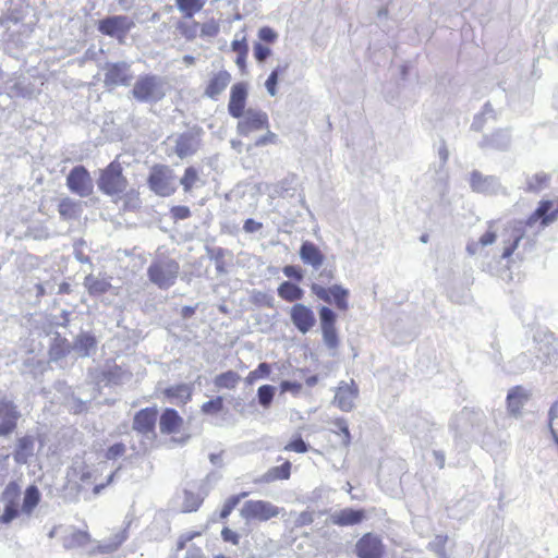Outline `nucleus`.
<instances>
[{
	"mask_svg": "<svg viewBox=\"0 0 558 558\" xmlns=\"http://www.w3.org/2000/svg\"><path fill=\"white\" fill-rule=\"evenodd\" d=\"M276 390V387L271 385H263L258 388L257 399L260 407L268 409L271 405Z\"/></svg>",
	"mask_w": 558,
	"mask_h": 558,
	"instance_id": "obj_35",
	"label": "nucleus"
},
{
	"mask_svg": "<svg viewBox=\"0 0 558 558\" xmlns=\"http://www.w3.org/2000/svg\"><path fill=\"white\" fill-rule=\"evenodd\" d=\"M97 185L100 192L109 196L120 195L125 192L128 180L122 174L121 165L112 161L101 170Z\"/></svg>",
	"mask_w": 558,
	"mask_h": 558,
	"instance_id": "obj_2",
	"label": "nucleus"
},
{
	"mask_svg": "<svg viewBox=\"0 0 558 558\" xmlns=\"http://www.w3.org/2000/svg\"><path fill=\"white\" fill-rule=\"evenodd\" d=\"M125 452V446L122 442H117L108 448L106 452V458L108 460H114L119 457H122Z\"/></svg>",
	"mask_w": 558,
	"mask_h": 558,
	"instance_id": "obj_43",
	"label": "nucleus"
},
{
	"mask_svg": "<svg viewBox=\"0 0 558 558\" xmlns=\"http://www.w3.org/2000/svg\"><path fill=\"white\" fill-rule=\"evenodd\" d=\"M149 189L159 196H169L174 193L175 177L167 166H155L148 177Z\"/></svg>",
	"mask_w": 558,
	"mask_h": 558,
	"instance_id": "obj_4",
	"label": "nucleus"
},
{
	"mask_svg": "<svg viewBox=\"0 0 558 558\" xmlns=\"http://www.w3.org/2000/svg\"><path fill=\"white\" fill-rule=\"evenodd\" d=\"M279 77L276 76V73H270L268 78L265 82V87L270 96L277 95V84Z\"/></svg>",
	"mask_w": 558,
	"mask_h": 558,
	"instance_id": "obj_49",
	"label": "nucleus"
},
{
	"mask_svg": "<svg viewBox=\"0 0 558 558\" xmlns=\"http://www.w3.org/2000/svg\"><path fill=\"white\" fill-rule=\"evenodd\" d=\"M182 424V418L173 409H166L161 414L159 427L161 433L171 434L179 430Z\"/></svg>",
	"mask_w": 558,
	"mask_h": 558,
	"instance_id": "obj_23",
	"label": "nucleus"
},
{
	"mask_svg": "<svg viewBox=\"0 0 558 558\" xmlns=\"http://www.w3.org/2000/svg\"><path fill=\"white\" fill-rule=\"evenodd\" d=\"M266 130H267L266 134L260 136V137H258L255 141V146L256 147H262V146H265L267 144H272V143L276 142L277 135L274 132L269 131V128L266 129Z\"/></svg>",
	"mask_w": 558,
	"mask_h": 558,
	"instance_id": "obj_48",
	"label": "nucleus"
},
{
	"mask_svg": "<svg viewBox=\"0 0 558 558\" xmlns=\"http://www.w3.org/2000/svg\"><path fill=\"white\" fill-rule=\"evenodd\" d=\"M131 525V521L125 522V526L116 533L108 541H105L99 545V550L104 554H109L116 551L129 537V527Z\"/></svg>",
	"mask_w": 558,
	"mask_h": 558,
	"instance_id": "obj_26",
	"label": "nucleus"
},
{
	"mask_svg": "<svg viewBox=\"0 0 558 558\" xmlns=\"http://www.w3.org/2000/svg\"><path fill=\"white\" fill-rule=\"evenodd\" d=\"M171 215L175 220H183L191 216V210L187 206H173L171 208Z\"/></svg>",
	"mask_w": 558,
	"mask_h": 558,
	"instance_id": "obj_46",
	"label": "nucleus"
},
{
	"mask_svg": "<svg viewBox=\"0 0 558 558\" xmlns=\"http://www.w3.org/2000/svg\"><path fill=\"white\" fill-rule=\"evenodd\" d=\"M131 94L140 102L156 104L166 96V81L158 75H142L134 83Z\"/></svg>",
	"mask_w": 558,
	"mask_h": 558,
	"instance_id": "obj_1",
	"label": "nucleus"
},
{
	"mask_svg": "<svg viewBox=\"0 0 558 558\" xmlns=\"http://www.w3.org/2000/svg\"><path fill=\"white\" fill-rule=\"evenodd\" d=\"M241 376L234 371H228L217 375L214 379V384L218 389H234Z\"/></svg>",
	"mask_w": 558,
	"mask_h": 558,
	"instance_id": "obj_30",
	"label": "nucleus"
},
{
	"mask_svg": "<svg viewBox=\"0 0 558 558\" xmlns=\"http://www.w3.org/2000/svg\"><path fill=\"white\" fill-rule=\"evenodd\" d=\"M84 287L90 295L98 296L109 291L111 283L105 277L88 275L84 279Z\"/></svg>",
	"mask_w": 558,
	"mask_h": 558,
	"instance_id": "obj_24",
	"label": "nucleus"
},
{
	"mask_svg": "<svg viewBox=\"0 0 558 558\" xmlns=\"http://www.w3.org/2000/svg\"><path fill=\"white\" fill-rule=\"evenodd\" d=\"M134 26V21L126 15H110L98 22L97 29L102 35L114 37L122 43Z\"/></svg>",
	"mask_w": 558,
	"mask_h": 558,
	"instance_id": "obj_5",
	"label": "nucleus"
},
{
	"mask_svg": "<svg viewBox=\"0 0 558 558\" xmlns=\"http://www.w3.org/2000/svg\"><path fill=\"white\" fill-rule=\"evenodd\" d=\"M313 521H314L313 513H311L308 511H303L298 515V518L295 520V525L304 526V525L311 524Z\"/></svg>",
	"mask_w": 558,
	"mask_h": 558,
	"instance_id": "obj_52",
	"label": "nucleus"
},
{
	"mask_svg": "<svg viewBox=\"0 0 558 558\" xmlns=\"http://www.w3.org/2000/svg\"><path fill=\"white\" fill-rule=\"evenodd\" d=\"M339 430L344 435V441L348 442L350 439V433L347 423L343 420H339L336 422Z\"/></svg>",
	"mask_w": 558,
	"mask_h": 558,
	"instance_id": "obj_58",
	"label": "nucleus"
},
{
	"mask_svg": "<svg viewBox=\"0 0 558 558\" xmlns=\"http://www.w3.org/2000/svg\"><path fill=\"white\" fill-rule=\"evenodd\" d=\"M35 289H36V296H44L46 294V287L44 283H36L35 284Z\"/></svg>",
	"mask_w": 558,
	"mask_h": 558,
	"instance_id": "obj_63",
	"label": "nucleus"
},
{
	"mask_svg": "<svg viewBox=\"0 0 558 558\" xmlns=\"http://www.w3.org/2000/svg\"><path fill=\"white\" fill-rule=\"evenodd\" d=\"M104 84L106 87L114 88L123 85L128 86L133 80L130 64L126 62L107 63L104 68Z\"/></svg>",
	"mask_w": 558,
	"mask_h": 558,
	"instance_id": "obj_11",
	"label": "nucleus"
},
{
	"mask_svg": "<svg viewBox=\"0 0 558 558\" xmlns=\"http://www.w3.org/2000/svg\"><path fill=\"white\" fill-rule=\"evenodd\" d=\"M290 318L301 333L308 332L316 324L312 308L302 303H296L290 308Z\"/></svg>",
	"mask_w": 558,
	"mask_h": 558,
	"instance_id": "obj_13",
	"label": "nucleus"
},
{
	"mask_svg": "<svg viewBox=\"0 0 558 558\" xmlns=\"http://www.w3.org/2000/svg\"><path fill=\"white\" fill-rule=\"evenodd\" d=\"M17 513L16 505L13 501H9L2 515L0 517V521L4 524H8L17 517Z\"/></svg>",
	"mask_w": 558,
	"mask_h": 558,
	"instance_id": "obj_41",
	"label": "nucleus"
},
{
	"mask_svg": "<svg viewBox=\"0 0 558 558\" xmlns=\"http://www.w3.org/2000/svg\"><path fill=\"white\" fill-rule=\"evenodd\" d=\"M364 519V511L344 508L331 514V522L339 526H348L360 523Z\"/></svg>",
	"mask_w": 558,
	"mask_h": 558,
	"instance_id": "obj_21",
	"label": "nucleus"
},
{
	"mask_svg": "<svg viewBox=\"0 0 558 558\" xmlns=\"http://www.w3.org/2000/svg\"><path fill=\"white\" fill-rule=\"evenodd\" d=\"M96 348V339L89 333H81L74 341L73 349L81 356H89Z\"/></svg>",
	"mask_w": 558,
	"mask_h": 558,
	"instance_id": "obj_28",
	"label": "nucleus"
},
{
	"mask_svg": "<svg viewBox=\"0 0 558 558\" xmlns=\"http://www.w3.org/2000/svg\"><path fill=\"white\" fill-rule=\"evenodd\" d=\"M258 38L271 44L278 38V34L271 27L264 26L258 31Z\"/></svg>",
	"mask_w": 558,
	"mask_h": 558,
	"instance_id": "obj_45",
	"label": "nucleus"
},
{
	"mask_svg": "<svg viewBox=\"0 0 558 558\" xmlns=\"http://www.w3.org/2000/svg\"><path fill=\"white\" fill-rule=\"evenodd\" d=\"M278 295L288 301V302H294L299 301L303 298L304 291L296 284L284 281L278 287Z\"/></svg>",
	"mask_w": 558,
	"mask_h": 558,
	"instance_id": "obj_29",
	"label": "nucleus"
},
{
	"mask_svg": "<svg viewBox=\"0 0 558 558\" xmlns=\"http://www.w3.org/2000/svg\"><path fill=\"white\" fill-rule=\"evenodd\" d=\"M311 291L322 301L331 303L333 301L336 307L340 311L349 308L348 296L349 291L339 284L325 288L318 283L311 286Z\"/></svg>",
	"mask_w": 558,
	"mask_h": 558,
	"instance_id": "obj_10",
	"label": "nucleus"
},
{
	"mask_svg": "<svg viewBox=\"0 0 558 558\" xmlns=\"http://www.w3.org/2000/svg\"><path fill=\"white\" fill-rule=\"evenodd\" d=\"M291 463L289 461L284 462L279 466L271 468L268 470L264 478L266 482H272L276 480H288L290 477Z\"/></svg>",
	"mask_w": 558,
	"mask_h": 558,
	"instance_id": "obj_34",
	"label": "nucleus"
},
{
	"mask_svg": "<svg viewBox=\"0 0 558 558\" xmlns=\"http://www.w3.org/2000/svg\"><path fill=\"white\" fill-rule=\"evenodd\" d=\"M195 313V307L193 306H184L182 307L181 314L184 318H190Z\"/></svg>",
	"mask_w": 558,
	"mask_h": 558,
	"instance_id": "obj_60",
	"label": "nucleus"
},
{
	"mask_svg": "<svg viewBox=\"0 0 558 558\" xmlns=\"http://www.w3.org/2000/svg\"><path fill=\"white\" fill-rule=\"evenodd\" d=\"M282 391H299L301 389V385L298 383H292L284 380L281 383Z\"/></svg>",
	"mask_w": 558,
	"mask_h": 558,
	"instance_id": "obj_57",
	"label": "nucleus"
},
{
	"mask_svg": "<svg viewBox=\"0 0 558 558\" xmlns=\"http://www.w3.org/2000/svg\"><path fill=\"white\" fill-rule=\"evenodd\" d=\"M231 82V74L221 70L213 75L205 89V96L217 99V97L227 88Z\"/></svg>",
	"mask_w": 558,
	"mask_h": 558,
	"instance_id": "obj_19",
	"label": "nucleus"
},
{
	"mask_svg": "<svg viewBox=\"0 0 558 558\" xmlns=\"http://www.w3.org/2000/svg\"><path fill=\"white\" fill-rule=\"evenodd\" d=\"M331 278H332V272L330 269H323L317 277V279L324 283L329 282Z\"/></svg>",
	"mask_w": 558,
	"mask_h": 558,
	"instance_id": "obj_59",
	"label": "nucleus"
},
{
	"mask_svg": "<svg viewBox=\"0 0 558 558\" xmlns=\"http://www.w3.org/2000/svg\"><path fill=\"white\" fill-rule=\"evenodd\" d=\"M281 509L266 500H247L240 510V515L246 521H267L279 515Z\"/></svg>",
	"mask_w": 558,
	"mask_h": 558,
	"instance_id": "obj_6",
	"label": "nucleus"
},
{
	"mask_svg": "<svg viewBox=\"0 0 558 558\" xmlns=\"http://www.w3.org/2000/svg\"><path fill=\"white\" fill-rule=\"evenodd\" d=\"M168 397L178 398L180 401L185 402L192 396V388L190 385L181 384L174 387H169L166 390Z\"/></svg>",
	"mask_w": 558,
	"mask_h": 558,
	"instance_id": "obj_36",
	"label": "nucleus"
},
{
	"mask_svg": "<svg viewBox=\"0 0 558 558\" xmlns=\"http://www.w3.org/2000/svg\"><path fill=\"white\" fill-rule=\"evenodd\" d=\"M247 98V87L244 83H236L231 87L230 99L228 104L229 114L233 118H241L245 112V104Z\"/></svg>",
	"mask_w": 558,
	"mask_h": 558,
	"instance_id": "obj_14",
	"label": "nucleus"
},
{
	"mask_svg": "<svg viewBox=\"0 0 558 558\" xmlns=\"http://www.w3.org/2000/svg\"><path fill=\"white\" fill-rule=\"evenodd\" d=\"M263 228L260 222L255 221L254 219H246L243 226V229L247 233H254L259 231Z\"/></svg>",
	"mask_w": 558,
	"mask_h": 558,
	"instance_id": "obj_54",
	"label": "nucleus"
},
{
	"mask_svg": "<svg viewBox=\"0 0 558 558\" xmlns=\"http://www.w3.org/2000/svg\"><path fill=\"white\" fill-rule=\"evenodd\" d=\"M202 502L203 498H201L197 494H194L189 490L184 492L183 511H196Z\"/></svg>",
	"mask_w": 558,
	"mask_h": 558,
	"instance_id": "obj_38",
	"label": "nucleus"
},
{
	"mask_svg": "<svg viewBox=\"0 0 558 558\" xmlns=\"http://www.w3.org/2000/svg\"><path fill=\"white\" fill-rule=\"evenodd\" d=\"M253 52H254V58L258 62H264L271 54L270 48H268L267 46H265L260 43L254 44Z\"/></svg>",
	"mask_w": 558,
	"mask_h": 558,
	"instance_id": "obj_42",
	"label": "nucleus"
},
{
	"mask_svg": "<svg viewBox=\"0 0 558 558\" xmlns=\"http://www.w3.org/2000/svg\"><path fill=\"white\" fill-rule=\"evenodd\" d=\"M282 271L287 277L293 278L298 281H301L303 279L302 270L298 266H293V265L284 266Z\"/></svg>",
	"mask_w": 558,
	"mask_h": 558,
	"instance_id": "obj_47",
	"label": "nucleus"
},
{
	"mask_svg": "<svg viewBox=\"0 0 558 558\" xmlns=\"http://www.w3.org/2000/svg\"><path fill=\"white\" fill-rule=\"evenodd\" d=\"M184 558H207L201 547L192 545L187 548Z\"/></svg>",
	"mask_w": 558,
	"mask_h": 558,
	"instance_id": "obj_53",
	"label": "nucleus"
},
{
	"mask_svg": "<svg viewBox=\"0 0 558 558\" xmlns=\"http://www.w3.org/2000/svg\"><path fill=\"white\" fill-rule=\"evenodd\" d=\"M307 448H308L307 444L301 437H299V438L292 440L291 442H289L284 447V450L304 453L307 451Z\"/></svg>",
	"mask_w": 558,
	"mask_h": 558,
	"instance_id": "obj_44",
	"label": "nucleus"
},
{
	"mask_svg": "<svg viewBox=\"0 0 558 558\" xmlns=\"http://www.w3.org/2000/svg\"><path fill=\"white\" fill-rule=\"evenodd\" d=\"M180 271L179 264L173 259L154 262L147 269L149 280L159 289H169L175 283Z\"/></svg>",
	"mask_w": 558,
	"mask_h": 558,
	"instance_id": "obj_3",
	"label": "nucleus"
},
{
	"mask_svg": "<svg viewBox=\"0 0 558 558\" xmlns=\"http://www.w3.org/2000/svg\"><path fill=\"white\" fill-rule=\"evenodd\" d=\"M68 189L81 196L87 197L93 193L94 184L88 170L84 166H75L66 177Z\"/></svg>",
	"mask_w": 558,
	"mask_h": 558,
	"instance_id": "obj_9",
	"label": "nucleus"
},
{
	"mask_svg": "<svg viewBox=\"0 0 558 558\" xmlns=\"http://www.w3.org/2000/svg\"><path fill=\"white\" fill-rule=\"evenodd\" d=\"M232 50L238 54H247L248 47L245 37L234 39L231 44Z\"/></svg>",
	"mask_w": 558,
	"mask_h": 558,
	"instance_id": "obj_50",
	"label": "nucleus"
},
{
	"mask_svg": "<svg viewBox=\"0 0 558 558\" xmlns=\"http://www.w3.org/2000/svg\"><path fill=\"white\" fill-rule=\"evenodd\" d=\"M88 543L89 534L74 527H70L68 534L62 539V544L65 549L83 547Z\"/></svg>",
	"mask_w": 558,
	"mask_h": 558,
	"instance_id": "obj_25",
	"label": "nucleus"
},
{
	"mask_svg": "<svg viewBox=\"0 0 558 558\" xmlns=\"http://www.w3.org/2000/svg\"><path fill=\"white\" fill-rule=\"evenodd\" d=\"M40 500V493L37 486L31 485L26 488L24 498H23V505H22V511L26 514H31L35 507L38 505Z\"/></svg>",
	"mask_w": 558,
	"mask_h": 558,
	"instance_id": "obj_31",
	"label": "nucleus"
},
{
	"mask_svg": "<svg viewBox=\"0 0 558 558\" xmlns=\"http://www.w3.org/2000/svg\"><path fill=\"white\" fill-rule=\"evenodd\" d=\"M357 397L356 388L348 384H341L335 396V403L342 411H350L354 407V401Z\"/></svg>",
	"mask_w": 558,
	"mask_h": 558,
	"instance_id": "obj_20",
	"label": "nucleus"
},
{
	"mask_svg": "<svg viewBox=\"0 0 558 558\" xmlns=\"http://www.w3.org/2000/svg\"><path fill=\"white\" fill-rule=\"evenodd\" d=\"M157 410L151 408L142 409L133 420V429L150 438L154 436Z\"/></svg>",
	"mask_w": 558,
	"mask_h": 558,
	"instance_id": "obj_16",
	"label": "nucleus"
},
{
	"mask_svg": "<svg viewBox=\"0 0 558 558\" xmlns=\"http://www.w3.org/2000/svg\"><path fill=\"white\" fill-rule=\"evenodd\" d=\"M223 409V398L218 396L202 405V412L204 414L213 415L217 414Z\"/></svg>",
	"mask_w": 558,
	"mask_h": 558,
	"instance_id": "obj_39",
	"label": "nucleus"
},
{
	"mask_svg": "<svg viewBox=\"0 0 558 558\" xmlns=\"http://www.w3.org/2000/svg\"><path fill=\"white\" fill-rule=\"evenodd\" d=\"M288 66L289 64L288 63H284V64H278L272 71L271 73H276V76L279 77L280 74L284 73L287 70H288Z\"/></svg>",
	"mask_w": 558,
	"mask_h": 558,
	"instance_id": "obj_61",
	"label": "nucleus"
},
{
	"mask_svg": "<svg viewBox=\"0 0 558 558\" xmlns=\"http://www.w3.org/2000/svg\"><path fill=\"white\" fill-rule=\"evenodd\" d=\"M356 551L361 558H380L381 541L377 536L366 534L357 542Z\"/></svg>",
	"mask_w": 558,
	"mask_h": 558,
	"instance_id": "obj_18",
	"label": "nucleus"
},
{
	"mask_svg": "<svg viewBox=\"0 0 558 558\" xmlns=\"http://www.w3.org/2000/svg\"><path fill=\"white\" fill-rule=\"evenodd\" d=\"M219 28L214 23H206L202 27V34L206 36H215L217 35Z\"/></svg>",
	"mask_w": 558,
	"mask_h": 558,
	"instance_id": "obj_55",
	"label": "nucleus"
},
{
	"mask_svg": "<svg viewBox=\"0 0 558 558\" xmlns=\"http://www.w3.org/2000/svg\"><path fill=\"white\" fill-rule=\"evenodd\" d=\"M17 486L13 483H10L4 492H3V498L4 499H11V498H15L17 496Z\"/></svg>",
	"mask_w": 558,
	"mask_h": 558,
	"instance_id": "obj_56",
	"label": "nucleus"
},
{
	"mask_svg": "<svg viewBox=\"0 0 558 558\" xmlns=\"http://www.w3.org/2000/svg\"><path fill=\"white\" fill-rule=\"evenodd\" d=\"M206 0H175L178 9L185 17H192L196 12L201 11Z\"/></svg>",
	"mask_w": 558,
	"mask_h": 558,
	"instance_id": "obj_33",
	"label": "nucleus"
},
{
	"mask_svg": "<svg viewBox=\"0 0 558 558\" xmlns=\"http://www.w3.org/2000/svg\"><path fill=\"white\" fill-rule=\"evenodd\" d=\"M209 460L213 464H218L220 465L221 464V454H218V453H210L209 454Z\"/></svg>",
	"mask_w": 558,
	"mask_h": 558,
	"instance_id": "obj_64",
	"label": "nucleus"
},
{
	"mask_svg": "<svg viewBox=\"0 0 558 558\" xmlns=\"http://www.w3.org/2000/svg\"><path fill=\"white\" fill-rule=\"evenodd\" d=\"M247 496V493H242L235 496H231L227 501L225 502L221 511H220V518L226 519L230 515L232 510L239 505L240 500Z\"/></svg>",
	"mask_w": 558,
	"mask_h": 558,
	"instance_id": "obj_40",
	"label": "nucleus"
},
{
	"mask_svg": "<svg viewBox=\"0 0 558 558\" xmlns=\"http://www.w3.org/2000/svg\"><path fill=\"white\" fill-rule=\"evenodd\" d=\"M34 439L31 436H24L17 440L15 451L13 453L14 461L19 464H25L34 454Z\"/></svg>",
	"mask_w": 558,
	"mask_h": 558,
	"instance_id": "obj_22",
	"label": "nucleus"
},
{
	"mask_svg": "<svg viewBox=\"0 0 558 558\" xmlns=\"http://www.w3.org/2000/svg\"><path fill=\"white\" fill-rule=\"evenodd\" d=\"M270 374V365L268 363H260L256 369L248 373L245 378L247 385H252L257 379L267 378Z\"/></svg>",
	"mask_w": 558,
	"mask_h": 558,
	"instance_id": "obj_37",
	"label": "nucleus"
},
{
	"mask_svg": "<svg viewBox=\"0 0 558 558\" xmlns=\"http://www.w3.org/2000/svg\"><path fill=\"white\" fill-rule=\"evenodd\" d=\"M201 534H202L201 532L193 531V532L183 533L182 536L189 543V542L193 541L195 537L201 536Z\"/></svg>",
	"mask_w": 558,
	"mask_h": 558,
	"instance_id": "obj_62",
	"label": "nucleus"
},
{
	"mask_svg": "<svg viewBox=\"0 0 558 558\" xmlns=\"http://www.w3.org/2000/svg\"><path fill=\"white\" fill-rule=\"evenodd\" d=\"M180 183L183 186L184 192H190L193 189L203 185V181L201 180L198 172L194 167H189L185 169L184 175L180 180Z\"/></svg>",
	"mask_w": 558,
	"mask_h": 558,
	"instance_id": "obj_32",
	"label": "nucleus"
},
{
	"mask_svg": "<svg viewBox=\"0 0 558 558\" xmlns=\"http://www.w3.org/2000/svg\"><path fill=\"white\" fill-rule=\"evenodd\" d=\"M221 537L225 542H230L232 543L233 545H238L239 544V535L238 533H235L234 531H232L231 529L229 527H225L222 531H221Z\"/></svg>",
	"mask_w": 558,
	"mask_h": 558,
	"instance_id": "obj_51",
	"label": "nucleus"
},
{
	"mask_svg": "<svg viewBox=\"0 0 558 558\" xmlns=\"http://www.w3.org/2000/svg\"><path fill=\"white\" fill-rule=\"evenodd\" d=\"M199 134L197 132L189 131L177 137L174 151L180 158H185L194 155L199 148Z\"/></svg>",
	"mask_w": 558,
	"mask_h": 558,
	"instance_id": "obj_15",
	"label": "nucleus"
},
{
	"mask_svg": "<svg viewBox=\"0 0 558 558\" xmlns=\"http://www.w3.org/2000/svg\"><path fill=\"white\" fill-rule=\"evenodd\" d=\"M21 412L8 397L0 396V437L10 436L17 427Z\"/></svg>",
	"mask_w": 558,
	"mask_h": 558,
	"instance_id": "obj_8",
	"label": "nucleus"
},
{
	"mask_svg": "<svg viewBox=\"0 0 558 558\" xmlns=\"http://www.w3.org/2000/svg\"><path fill=\"white\" fill-rule=\"evenodd\" d=\"M58 211L63 220L77 219L82 213V205L80 202L65 197L60 201Z\"/></svg>",
	"mask_w": 558,
	"mask_h": 558,
	"instance_id": "obj_27",
	"label": "nucleus"
},
{
	"mask_svg": "<svg viewBox=\"0 0 558 558\" xmlns=\"http://www.w3.org/2000/svg\"><path fill=\"white\" fill-rule=\"evenodd\" d=\"M336 314L335 312L323 306L319 310V320L325 345L330 350H336L339 345V338L336 329Z\"/></svg>",
	"mask_w": 558,
	"mask_h": 558,
	"instance_id": "obj_12",
	"label": "nucleus"
},
{
	"mask_svg": "<svg viewBox=\"0 0 558 558\" xmlns=\"http://www.w3.org/2000/svg\"><path fill=\"white\" fill-rule=\"evenodd\" d=\"M300 258L305 265H310L314 270H318L325 260L322 251L311 241H304L300 247Z\"/></svg>",
	"mask_w": 558,
	"mask_h": 558,
	"instance_id": "obj_17",
	"label": "nucleus"
},
{
	"mask_svg": "<svg viewBox=\"0 0 558 558\" xmlns=\"http://www.w3.org/2000/svg\"><path fill=\"white\" fill-rule=\"evenodd\" d=\"M239 119L236 131L243 136L269 128L267 113L259 109L248 108Z\"/></svg>",
	"mask_w": 558,
	"mask_h": 558,
	"instance_id": "obj_7",
	"label": "nucleus"
}]
</instances>
